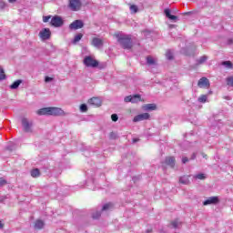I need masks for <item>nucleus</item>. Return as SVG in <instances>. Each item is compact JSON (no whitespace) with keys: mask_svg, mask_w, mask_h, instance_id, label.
I'll list each match as a JSON object with an SVG mask.
<instances>
[{"mask_svg":"<svg viewBox=\"0 0 233 233\" xmlns=\"http://www.w3.org/2000/svg\"><path fill=\"white\" fill-rule=\"evenodd\" d=\"M115 37L117 39L122 48H125L126 50H130V48H132V36H130V35L118 32L115 34Z\"/></svg>","mask_w":233,"mask_h":233,"instance_id":"nucleus-1","label":"nucleus"},{"mask_svg":"<svg viewBox=\"0 0 233 233\" xmlns=\"http://www.w3.org/2000/svg\"><path fill=\"white\" fill-rule=\"evenodd\" d=\"M84 65L91 68H96L99 66V62H97L94 57L87 56L84 58Z\"/></svg>","mask_w":233,"mask_h":233,"instance_id":"nucleus-2","label":"nucleus"},{"mask_svg":"<svg viewBox=\"0 0 233 233\" xmlns=\"http://www.w3.org/2000/svg\"><path fill=\"white\" fill-rule=\"evenodd\" d=\"M82 5L81 0H69V8L73 12L81 10Z\"/></svg>","mask_w":233,"mask_h":233,"instance_id":"nucleus-3","label":"nucleus"},{"mask_svg":"<svg viewBox=\"0 0 233 233\" xmlns=\"http://www.w3.org/2000/svg\"><path fill=\"white\" fill-rule=\"evenodd\" d=\"M64 21L63 18L59 15H55L52 19H51V25L52 26H55L56 28H59L61 27L62 25H64Z\"/></svg>","mask_w":233,"mask_h":233,"instance_id":"nucleus-4","label":"nucleus"},{"mask_svg":"<svg viewBox=\"0 0 233 233\" xmlns=\"http://www.w3.org/2000/svg\"><path fill=\"white\" fill-rule=\"evenodd\" d=\"M148 119H150V114L143 113V114H139V115L136 116L133 118V122L134 123H139V121H147Z\"/></svg>","mask_w":233,"mask_h":233,"instance_id":"nucleus-5","label":"nucleus"},{"mask_svg":"<svg viewBox=\"0 0 233 233\" xmlns=\"http://www.w3.org/2000/svg\"><path fill=\"white\" fill-rule=\"evenodd\" d=\"M33 125L32 121H28L26 118L22 119V127H24L25 132H32Z\"/></svg>","mask_w":233,"mask_h":233,"instance_id":"nucleus-6","label":"nucleus"},{"mask_svg":"<svg viewBox=\"0 0 233 233\" xmlns=\"http://www.w3.org/2000/svg\"><path fill=\"white\" fill-rule=\"evenodd\" d=\"M49 116H65V111L59 107H49Z\"/></svg>","mask_w":233,"mask_h":233,"instance_id":"nucleus-7","label":"nucleus"},{"mask_svg":"<svg viewBox=\"0 0 233 233\" xmlns=\"http://www.w3.org/2000/svg\"><path fill=\"white\" fill-rule=\"evenodd\" d=\"M91 45L92 46H95V48H103V45H105V42L101 38L93 37Z\"/></svg>","mask_w":233,"mask_h":233,"instance_id":"nucleus-8","label":"nucleus"},{"mask_svg":"<svg viewBox=\"0 0 233 233\" xmlns=\"http://www.w3.org/2000/svg\"><path fill=\"white\" fill-rule=\"evenodd\" d=\"M198 86L199 88H208L210 86V81L207 77H202L198 80Z\"/></svg>","mask_w":233,"mask_h":233,"instance_id":"nucleus-9","label":"nucleus"},{"mask_svg":"<svg viewBox=\"0 0 233 233\" xmlns=\"http://www.w3.org/2000/svg\"><path fill=\"white\" fill-rule=\"evenodd\" d=\"M83 26H85L83 21L76 20L72 24H70L69 28L71 30H79V28H83Z\"/></svg>","mask_w":233,"mask_h":233,"instance_id":"nucleus-10","label":"nucleus"},{"mask_svg":"<svg viewBox=\"0 0 233 233\" xmlns=\"http://www.w3.org/2000/svg\"><path fill=\"white\" fill-rule=\"evenodd\" d=\"M51 32L49 28H44L40 31L39 33V36L41 37V39H43L44 41L46 39H50V35H51Z\"/></svg>","mask_w":233,"mask_h":233,"instance_id":"nucleus-11","label":"nucleus"},{"mask_svg":"<svg viewBox=\"0 0 233 233\" xmlns=\"http://www.w3.org/2000/svg\"><path fill=\"white\" fill-rule=\"evenodd\" d=\"M218 203H219V198H218V197H210L209 198L203 202V205H216Z\"/></svg>","mask_w":233,"mask_h":233,"instance_id":"nucleus-12","label":"nucleus"},{"mask_svg":"<svg viewBox=\"0 0 233 233\" xmlns=\"http://www.w3.org/2000/svg\"><path fill=\"white\" fill-rule=\"evenodd\" d=\"M88 104L93 106H101V99L99 97H92L88 100Z\"/></svg>","mask_w":233,"mask_h":233,"instance_id":"nucleus-13","label":"nucleus"},{"mask_svg":"<svg viewBox=\"0 0 233 233\" xmlns=\"http://www.w3.org/2000/svg\"><path fill=\"white\" fill-rule=\"evenodd\" d=\"M165 165H167L168 167H171V168H174V165H176V158H174V157H166Z\"/></svg>","mask_w":233,"mask_h":233,"instance_id":"nucleus-14","label":"nucleus"},{"mask_svg":"<svg viewBox=\"0 0 233 233\" xmlns=\"http://www.w3.org/2000/svg\"><path fill=\"white\" fill-rule=\"evenodd\" d=\"M50 107H44V108H41L39 109L36 114L38 116H50Z\"/></svg>","mask_w":233,"mask_h":233,"instance_id":"nucleus-15","label":"nucleus"},{"mask_svg":"<svg viewBox=\"0 0 233 233\" xmlns=\"http://www.w3.org/2000/svg\"><path fill=\"white\" fill-rule=\"evenodd\" d=\"M143 110L146 112H150L152 110H156L157 106L156 104H146L142 106Z\"/></svg>","mask_w":233,"mask_h":233,"instance_id":"nucleus-16","label":"nucleus"},{"mask_svg":"<svg viewBox=\"0 0 233 233\" xmlns=\"http://www.w3.org/2000/svg\"><path fill=\"white\" fill-rule=\"evenodd\" d=\"M165 14H166V17H167V19H170L171 21H177V16L171 15L170 14V9H165Z\"/></svg>","mask_w":233,"mask_h":233,"instance_id":"nucleus-17","label":"nucleus"},{"mask_svg":"<svg viewBox=\"0 0 233 233\" xmlns=\"http://www.w3.org/2000/svg\"><path fill=\"white\" fill-rule=\"evenodd\" d=\"M21 83H23V80H21V79H18V80L15 81L10 86L11 90H15V89L19 88V85H21Z\"/></svg>","mask_w":233,"mask_h":233,"instance_id":"nucleus-18","label":"nucleus"},{"mask_svg":"<svg viewBox=\"0 0 233 233\" xmlns=\"http://www.w3.org/2000/svg\"><path fill=\"white\" fill-rule=\"evenodd\" d=\"M171 227L172 228H181V221H179L178 219L172 221Z\"/></svg>","mask_w":233,"mask_h":233,"instance_id":"nucleus-19","label":"nucleus"},{"mask_svg":"<svg viewBox=\"0 0 233 233\" xmlns=\"http://www.w3.org/2000/svg\"><path fill=\"white\" fill-rule=\"evenodd\" d=\"M147 65L152 66L156 65V60L151 56H147Z\"/></svg>","mask_w":233,"mask_h":233,"instance_id":"nucleus-20","label":"nucleus"},{"mask_svg":"<svg viewBox=\"0 0 233 233\" xmlns=\"http://www.w3.org/2000/svg\"><path fill=\"white\" fill-rule=\"evenodd\" d=\"M139 101H141V96L135 95L131 96V103H139Z\"/></svg>","mask_w":233,"mask_h":233,"instance_id":"nucleus-21","label":"nucleus"},{"mask_svg":"<svg viewBox=\"0 0 233 233\" xmlns=\"http://www.w3.org/2000/svg\"><path fill=\"white\" fill-rule=\"evenodd\" d=\"M35 227L38 229H41L43 227H45V222H43V220H36Z\"/></svg>","mask_w":233,"mask_h":233,"instance_id":"nucleus-22","label":"nucleus"},{"mask_svg":"<svg viewBox=\"0 0 233 233\" xmlns=\"http://www.w3.org/2000/svg\"><path fill=\"white\" fill-rule=\"evenodd\" d=\"M207 59H208V56H203L199 59L197 60L198 65H203V63L207 62Z\"/></svg>","mask_w":233,"mask_h":233,"instance_id":"nucleus-23","label":"nucleus"},{"mask_svg":"<svg viewBox=\"0 0 233 233\" xmlns=\"http://www.w3.org/2000/svg\"><path fill=\"white\" fill-rule=\"evenodd\" d=\"M195 179H200V180H204L207 179V175L203 174V173H199L194 176Z\"/></svg>","mask_w":233,"mask_h":233,"instance_id":"nucleus-24","label":"nucleus"},{"mask_svg":"<svg viewBox=\"0 0 233 233\" xmlns=\"http://www.w3.org/2000/svg\"><path fill=\"white\" fill-rule=\"evenodd\" d=\"M179 182L182 183V185H188L190 180H188V177H182L179 178Z\"/></svg>","mask_w":233,"mask_h":233,"instance_id":"nucleus-25","label":"nucleus"},{"mask_svg":"<svg viewBox=\"0 0 233 233\" xmlns=\"http://www.w3.org/2000/svg\"><path fill=\"white\" fill-rule=\"evenodd\" d=\"M32 177H39L40 172L38 168H35L31 171Z\"/></svg>","mask_w":233,"mask_h":233,"instance_id":"nucleus-26","label":"nucleus"},{"mask_svg":"<svg viewBox=\"0 0 233 233\" xmlns=\"http://www.w3.org/2000/svg\"><path fill=\"white\" fill-rule=\"evenodd\" d=\"M80 39H83V34H81V33H79L76 35H75L73 43L76 45V43H79Z\"/></svg>","mask_w":233,"mask_h":233,"instance_id":"nucleus-27","label":"nucleus"},{"mask_svg":"<svg viewBox=\"0 0 233 233\" xmlns=\"http://www.w3.org/2000/svg\"><path fill=\"white\" fill-rule=\"evenodd\" d=\"M129 10L131 14H137V10H138L137 5H130Z\"/></svg>","mask_w":233,"mask_h":233,"instance_id":"nucleus-28","label":"nucleus"},{"mask_svg":"<svg viewBox=\"0 0 233 233\" xmlns=\"http://www.w3.org/2000/svg\"><path fill=\"white\" fill-rule=\"evenodd\" d=\"M3 79H6V75H5V69L0 66V81H3Z\"/></svg>","mask_w":233,"mask_h":233,"instance_id":"nucleus-29","label":"nucleus"},{"mask_svg":"<svg viewBox=\"0 0 233 233\" xmlns=\"http://www.w3.org/2000/svg\"><path fill=\"white\" fill-rule=\"evenodd\" d=\"M208 96L206 95H201L198 97V103H207Z\"/></svg>","mask_w":233,"mask_h":233,"instance_id":"nucleus-30","label":"nucleus"},{"mask_svg":"<svg viewBox=\"0 0 233 233\" xmlns=\"http://www.w3.org/2000/svg\"><path fill=\"white\" fill-rule=\"evenodd\" d=\"M166 57H167V59H174V54L172 53V51H167V53H166Z\"/></svg>","mask_w":233,"mask_h":233,"instance_id":"nucleus-31","label":"nucleus"},{"mask_svg":"<svg viewBox=\"0 0 233 233\" xmlns=\"http://www.w3.org/2000/svg\"><path fill=\"white\" fill-rule=\"evenodd\" d=\"M92 218L93 219H99V218H101V211H96V213H93Z\"/></svg>","mask_w":233,"mask_h":233,"instance_id":"nucleus-32","label":"nucleus"},{"mask_svg":"<svg viewBox=\"0 0 233 233\" xmlns=\"http://www.w3.org/2000/svg\"><path fill=\"white\" fill-rule=\"evenodd\" d=\"M109 208H112V203H107L104 205L102 210H108Z\"/></svg>","mask_w":233,"mask_h":233,"instance_id":"nucleus-33","label":"nucleus"},{"mask_svg":"<svg viewBox=\"0 0 233 233\" xmlns=\"http://www.w3.org/2000/svg\"><path fill=\"white\" fill-rule=\"evenodd\" d=\"M86 110H88V106H86V104H82V105L80 106V111H81V112H86Z\"/></svg>","mask_w":233,"mask_h":233,"instance_id":"nucleus-34","label":"nucleus"},{"mask_svg":"<svg viewBox=\"0 0 233 233\" xmlns=\"http://www.w3.org/2000/svg\"><path fill=\"white\" fill-rule=\"evenodd\" d=\"M222 65H224V66H228V68H232V62L230 61H225Z\"/></svg>","mask_w":233,"mask_h":233,"instance_id":"nucleus-35","label":"nucleus"},{"mask_svg":"<svg viewBox=\"0 0 233 233\" xmlns=\"http://www.w3.org/2000/svg\"><path fill=\"white\" fill-rule=\"evenodd\" d=\"M126 103H132V96H127L124 98Z\"/></svg>","mask_w":233,"mask_h":233,"instance_id":"nucleus-36","label":"nucleus"},{"mask_svg":"<svg viewBox=\"0 0 233 233\" xmlns=\"http://www.w3.org/2000/svg\"><path fill=\"white\" fill-rule=\"evenodd\" d=\"M112 121L116 122L117 119H119V116H117V114L111 115Z\"/></svg>","mask_w":233,"mask_h":233,"instance_id":"nucleus-37","label":"nucleus"},{"mask_svg":"<svg viewBox=\"0 0 233 233\" xmlns=\"http://www.w3.org/2000/svg\"><path fill=\"white\" fill-rule=\"evenodd\" d=\"M5 7H6V3H5L4 1H0V8H1V10H3Z\"/></svg>","mask_w":233,"mask_h":233,"instance_id":"nucleus-38","label":"nucleus"},{"mask_svg":"<svg viewBox=\"0 0 233 233\" xmlns=\"http://www.w3.org/2000/svg\"><path fill=\"white\" fill-rule=\"evenodd\" d=\"M50 17H51L50 15L44 16V17H43V22H44V23H48V21H50Z\"/></svg>","mask_w":233,"mask_h":233,"instance_id":"nucleus-39","label":"nucleus"},{"mask_svg":"<svg viewBox=\"0 0 233 233\" xmlns=\"http://www.w3.org/2000/svg\"><path fill=\"white\" fill-rule=\"evenodd\" d=\"M3 185H6V180H5L3 177H0V187H3Z\"/></svg>","mask_w":233,"mask_h":233,"instance_id":"nucleus-40","label":"nucleus"},{"mask_svg":"<svg viewBox=\"0 0 233 233\" xmlns=\"http://www.w3.org/2000/svg\"><path fill=\"white\" fill-rule=\"evenodd\" d=\"M52 77H50V76H46V79H45V81H46V83H50V81H52Z\"/></svg>","mask_w":233,"mask_h":233,"instance_id":"nucleus-41","label":"nucleus"},{"mask_svg":"<svg viewBox=\"0 0 233 233\" xmlns=\"http://www.w3.org/2000/svg\"><path fill=\"white\" fill-rule=\"evenodd\" d=\"M182 163H188V157H182Z\"/></svg>","mask_w":233,"mask_h":233,"instance_id":"nucleus-42","label":"nucleus"},{"mask_svg":"<svg viewBox=\"0 0 233 233\" xmlns=\"http://www.w3.org/2000/svg\"><path fill=\"white\" fill-rule=\"evenodd\" d=\"M192 14V12H187V13H184V15H190Z\"/></svg>","mask_w":233,"mask_h":233,"instance_id":"nucleus-43","label":"nucleus"},{"mask_svg":"<svg viewBox=\"0 0 233 233\" xmlns=\"http://www.w3.org/2000/svg\"><path fill=\"white\" fill-rule=\"evenodd\" d=\"M196 158V153H193L191 159H195Z\"/></svg>","mask_w":233,"mask_h":233,"instance_id":"nucleus-44","label":"nucleus"},{"mask_svg":"<svg viewBox=\"0 0 233 233\" xmlns=\"http://www.w3.org/2000/svg\"><path fill=\"white\" fill-rule=\"evenodd\" d=\"M16 0H8L9 3H15Z\"/></svg>","mask_w":233,"mask_h":233,"instance_id":"nucleus-45","label":"nucleus"},{"mask_svg":"<svg viewBox=\"0 0 233 233\" xmlns=\"http://www.w3.org/2000/svg\"><path fill=\"white\" fill-rule=\"evenodd\" d=\"M3 227H4V225H3V223H1V221H0V228H3Z\"/></svg>","mask_w":233,"mask_h":233,"instance_id":"nucleus-46","label":"nucleus"},{"mask_svg":"<svg viewBox=\"0 0 233 233\" xmlns=\"http://www.w3.org/2000/svg\"><path fill=\"white\" fill-rule=\"evenodd\" d=\"M7 150H12V147H7Z\"/></svg>","mask_w":233,"mask_h":233,"instance_id":"nucleus-47","label":"nucleus"},{"mask_svg":"<svg viewBox=\"0 0 233 233\" xmlns=\"http://www.w3.org/2000/svg\"><path fill=\"white\" fill-rule=\"evenodd\" d=\"M202 156H203V157H207V155H205V154H202Z\"/></svg>","mask_w":233,"mask_h":233,"instance_id":"nucleus-48","label":"nucleus"},{"mask_svg":"<svg viewBox=\"0 0 233 233\" xmlns=\"http://www.w3.org/2000/svg\"><path fill=\"white\" fill-rule=\"evenodd\" d=\"M229 45H232V40H229Z\"/></svg>","mask_w":233,"mask_h":233,"instance_id":"nucleus-49","label":"nucleus"},{"mask_svg":"<svg viewBox=\"0 0 233 233\" xmlns=\"http://www.w3.org/2000/svg\"><path fill=\"white\" fill-rule=\"evenodd\" d=\"M150 232V230H147V233Z\"/></svg>","mask_w":233,"mask_h":233,"instance_id":"nucleus-50","label":"nucleus"}]
</instances>
